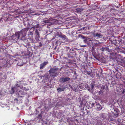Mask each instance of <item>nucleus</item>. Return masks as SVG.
Here are the masks:
<instances>
[{"mask_svg": "<svg viewBox=\"0 0 125 125\" xmlns=\"http://www.w3.org/2000/svg\"><path fill=\"white\" fill-rule=\"evenodd\" d=\"M35 32H36V33H37V35H38V36L39 35V33L37 32V30H36V31H35Z\"/></svg>", "mask_w": 125, "mask_h": 125, "instance_id": "23", "label": "nucleus"}, {"mask_svg": "<svg viewBox=\"0 0 125 125\" xmlns=\"http://www.w3.org/2000/svg\"><path fill=\"white\" fill-rule=\"evenodd\" d=\"M22 89L18 85V84L15 85V86L12 87L11 89V91L10 92L11 94H13L15 93L16 94H24L23 92H22L21 91Z\"/></svg>", "mask_w": 125, "mask_h": 125, "instance_id": "2", "label": "nucleus"}, {"mask_svg": "<svg viewBox=\"0 0 125 125\" xmlns=\"http://www.w3.org/2000/svg\"><path fill=\"white\" fill-rule=\"evenodd\" d=\"M58 69L57 68H51L49 71L50 75L53 77L56 76L58 74L57 72Z\"/></svg>", "mask_w": 125, "mask_h": 125, "instance_id": "3", "label": "nucleus"}, {"mask_svg": "<svg viewBox=\"0 0 125 125\" xmlns=\"http://www.w3.org/2000/svg\"><path fill=\"white\" fill-rule=\"evenodd\" d=\"M8 19V18L5 17H3L1 18L0 19V22H2L3 21V20H4L5 21H6Z\"/></svg>", "mask_w": 125, "mask_h": 125, "instance_id": "11", "label": "nucleus"}, {"mask_svg": "<svg viewBox=\"0 0 125 125\" xmlns=\"http://www.w3.org/2000/svg\"><path fill=\"white\" fill-rule=\"evenodd\" d=\"M88 99L89 97L88 96L86 95L83 98L82 100V102H84V101H85L86 102V103L87 104V100Z\"/></svg>", "mask_w": 125, "mask_h": 125, "instance_id": "9", "label": "nucleus"}, {"mask_svg": "<svg viewBox=\"0 0 125 125\" xmlns=\"http://www.w3.org/2000/svg\"><path fill=\"white\" fill-rule=\"evenodd\" d=\"M93 43H94L95 44H97L99 42L97 40L94 39V40H93Z\"/></svg>", "mask_w": 125, "mask_h": 125, "instance_id": "15", "label": "nucleus"}, {"mask_svg": "<svg viewBox=\"0 0 125 125\" xmlns=\"http://www.w3.org/2000/svg\"><path fill=\"white\" fill-rule=\"evenodd\" d=\"M83 38L85 39L84 40V42H86V41L87 40V38H85L84 37H83Z\"/></svg>", "mask_w": 125, "mask_h": 125, "instance_id": "18", "label": "nucleus"}, {"mask_svg": "<svg viewBox=\"0 0 125 125\" xmlns=\"http://www.w3.org/2000/svg\"><path fill=\"white\" fill-rule=\"evenodd\" d=\"M47 62H45L43 63H42L40 65V69H42L45 65L48 64Z\"/></svg>", "mask_w": 125, "mask_h": 125, "instance_id": "6", "label": "nucleus"}, {"mask_svg": "<svg viewBox=\"0 0 125 125\" xmlns=\"http://www.w3.org/2000/svg\"><path fill=\"white\" fill-rule=\"evenodd\" d=\"M27 31L25 29L22 30L19 32H17L12 36V40L15 41L20 39L23 41L26 40L25 36Z\"/></svg>", "mask_w": 125, "mask_h": 125, "instance_id": "1", "label": "nucleus"}, {"mask_svg": "<svg viewBox=\"0 0 125 125\" xmlns=\"http://www.w3.org/2000/svg\"><path fill=\"white\" fill-rule=\"evenodd\" d=\"M78 87L81 89H83V88H84V84L83 83L80 84L78 85Z\"/></svg>", "mask_w": 125, "mask_h": 125, "instance_id": "12", "label": "nucleus"}, {"mask_svg": "<svg viewBox=\"0 0 125 125\" xmlns=\"http://www.w3.org/2000/svg\"><path fill=\"white\" fill-rule=\"evenodd\" d=\"M58 36L60 37V39L62 40L61 42H64L67 40L66 37L64 35H60Z\"/></svg>", "mask_w": 125, "mask_h": 125, "instance_id": "4", "label": "nucleus"}, {"mask_svg": "<svg viewBox=\"0 0 125 125\" xmlns=\"http://www.w3.org/2000/svg\"><path fill=\"white\" fill-rule=\"evenodd\" d=\"M39 24H37L36 25H35L34 26V28H38L39 27Z\"/></svg>", "mask_w": 125, "mask_h": 125, "instance_id": "17", "label": "nucleus"}, {"mask_svg": "<svg viewBox=\"0 0 125 125\" xmlns=\"http://www.w3.org/2000/svg\"><path fill=\"white\" fill-rule=\"evenodd\" d=\"M93 41V40H92L90 39V40H89V41Z\"/></svg>", "mask_w": 125, "mask_h": 125, "instance_id": "26", "label": "nucleus"}, {"mask_svg": "<svg viewBox=\"0 0 125 125\" xmlns=\"http://www.w3.org/2000/svg\"><path fill=\"white\" fill-rule=\"evenodd\" d=\"M64 90V89L63 88H59L57 89V91L58 92H60L63 91Z\"/></svg>", "mask_w": 125, "mask_h": 125, "instance_id": "14", "label": "nucleus"}, {"mask_svg": "<svg viewBox=\"0 0 125 125\" xmlns=\"http://www.w3.org/2000/svg\"><path fill=\"white\" fill-rule=\"evenodd\" d=\"M36 39L37 41L39 40V39L38 38H37L36 37Z\"/></svg>", "mask_w": 125, "mask_h": 125, "instance_id": "25", "label": "nucleus"}, {"mask_svg": "<svg viewBox=\"0 0 125 125\" xmlns=\"http://www.w3.org/2000/svg\"><path fill=\"white\" fill-rule=\"evenodd\" d=\"M46 79H47V77H46Z\"/></svg>", "mask_w": 125, "mask_h": 125, "instance_id": "31", "label": "nucleus"}, {"mask_svg": "<svg viewBox=\"0 0 125 125\" xmlns=\"http://www.w3.org/2000/svg\"><path fill=\"white\" fill-rule=\"evenodd\" d=\"M125 93V89H124L122 92V94H124V93Z\"/></svg>", "mask_w": 125, "mask_h": 125, "instance_id": "21", "label": "nucleus"}, {"mask_svg": "<svg viewBox=\"0 0 125 125\" xmlns=\"http://www.w3.org/2000/svg\"><path fill=\"white\" fill-rule=\"evenodd\" d=\"M3 107H4V106H2Z\"/></svg>", "mask_w": 125, "mask_h": 125, "instance_id": "30", "label": "nucleus"}, {"mask_svg": "<svg viewBox=\"0 0 125 125\" xmlns=\"http://www.w3.org/2000/svg\"><path fill=\"white\" fill-rule=\"evenodd\" d=\"M70 80V78L68 77H65L64 78H62L60 79V81L63 83L67 82Z\"/></svg>", "mask_w": 125, "mask_h": 125, "instance_id": "5", "label": "nucleus"}, {"mask_svg": "<svg viewBox=\"0 0 125 125\" xmlns=\"http://www.w3.org/2000/svg\"><path fill=\"white\" fill-rule=\"evenodd\" d=\"M94 87V85H91L90 88H89V89L88 88V90L92 93L93 94H95V93L93 89Z\"/></svg>", "mask_w": 125, "mask_h": 125, "instance_id": "8", "label": "nucleus"}, {"mask_svg": "<svg viewBox=\"0 0 125 125\" xmlns=\"http://www.w3.org/2000/svg\"><path fill=\"white\" fill-rule=\"evenodd\" d=\"M97 108V109L98 110H100L102 109L101 105L99 104H96Z\"/></svg>", "mask_w": 125, "mask_h": 125, "instance_id": "10", "label": "nucleus"}, {"mask_svg": "<svg viewBox=\"0 0 125 125\" xmlns=\"http://www.w3.org/2000/svg\"><path fill=\"white\" fill-rule=\"evenodd\" d=\"M4 78L6 79V77H5Z\"/></svg>", "mask_w": 125, "mask_h": 125, "instance_id": "28", "label": "nucleus"}, {"mask_svg": "<svg viewBox=\"0 0 125 125\" xmlns=\"http://www.w3.org/2000/svg\"><path fill=\"white\" fill-rule=\"evenodd\" d=\"M25 125V124H24L23 125Z\"/></svg>", "mask_w": 125, "mask_h": 125, "instance_id": "29", "label": "nucleus"}, {"mask_svg": "<svg viewBox=\"0 0 125 125\" xmlns=\"http://www.w3.org/2000/svg\"><path fill=\"white\" fill-rule=\"evenodd\" d=\"M0 95L1 96H4V95L3 94H2L1 93L0 94Z\"/></svg>", "mask_w": 125, "mask_h": 125, "instance_id": "24", "label": "nucleus"}, {"mask_svg": "<svg viewBox=\"0 0 125 125\" xmlns=\"http://www.w3.org/2000/svg\"><path fill=\"white\" fill-rule=\"evenodd\" d=\"M105 50H106L108 51L109 50V49L107 47H104Z\"/></svg>", "mask_w": 125, "mask_h": 125, "instance_id": "19", "label": "nucleus"}, {"mask_svg": "<svg viewBox=\"0 0 125 125\" xmlns=\"http://www.w3.org/2000/svg\"><path fill=\"white\" fill-rule=\"evenodd\" d=\"M105 48L104 47H102L101 49V50L102 51H103L104 50Z\"/></svg>", "mask_w": 125, "mask_h": 125, "instance_id": "20", "label": "nucleus"}, {"mask_svg": "<svg viewBox=\"0 0 125 125\" xmlns=\"http://www.w3.org/2000/svg\"><path fill=\"white\" fill-rule=\"evenodd\" d=\"M92 72V71L91 70H90V71H87L86 72V73L88 75H90L91 74Z\"/></svg>", "mask_w": 125, "mask_h": 125, "instance_id": "16", "label": "nucleus"}, {"mask_svg": "<svg viewBox=\"0 0 125 125\" xmlns=\"http://www.w3.org/2000/svg\"><path fill=\"white\" fill-rule=\"evenodd\" d=\"M88 109L89 108H92L94 106V104L93 103L91 104V103H89V104H88Z\"/></svg>", "mask_w": 125, "mask_h": 125, "instance_id": "13", "label": "nucleus"}, {"mask_svg": "<svg viewBox=\"0 0 125 125\" xmlns=\"http://www.w3.org/2000/svg\"><path fill=\"white\" fill-rule=\"evenodd\" d=\"M28 124V125H30L31 124H31H28H28Z\"/></svg>", "mask_w": 125, "mask_h": 125, "instance_id": "27", "label": "nucleus"}, {"mask_svg": "<svg viewBox=\"0 0 125 125\" xmlns=\"http://www.w3.org/2000/svg\"><path fill=\"white\" fill-rule=\"evenodd\" d=\"M50 20L49 19L47 21V22H46L47 23H49V22H50Z\"/></svg>", "mask_w": 125, "mask_h": 125, "instance_id": "22", "label": "nucleus"}, {"mask_svg": "<svg viewBox=\"0 0 125 125\" xmlns=\"http://www.w3.org/2000/svg\"><path fill=\"white\" fill-rule=\"evenodd\" d=\"M94 37H98V38H101L103 36L100 33H97L95 34L94 33L93 34Z\"/></svg>", "mask_w": 125, "mask_h": 125, "instance_id": "7", "label": "nucleus"}]
</instances>
